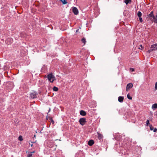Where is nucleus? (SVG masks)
<instances>
[{
	"label": "nucleus",
	"mask_w": 157,
	"mask_h": 157,
	"mask_svg": "<svg viewBox=\"0 0 157 157\" xmlns=\"http://www.w3.org/2000/svg\"><path fill=\"white\" fill-rule=\"evenodd\" d=\"M47 78L48 80L51 82H53L56 80L55 76L52 73L48 75Z\"/></svg>",
	"instance_id": "f257e3e1"
},
{
	"label": "nucleus",
	"mask_w": 157,
	"mask_h": 157,
	"mask_svg": "<svg viewBox=\"0 0 157 157\" xmlns=\"http://www.w3.org/2000/svg\"><path fill=\"white\" fill-rule=\"evenodd\" d=\"M150 49L147 51L148 53H150L153 51L157 50V44H155L151 46Z\"/></svg>",
	"instance_id": "f03ea898"
},
{
	"label": "nucleus",
	"mask_w": 157,
	"mask_h": 157,
	"mask_svg": "<svg viewBox=\"0 0 157 157\" xmlns=\"http://www.w3.org/2000/svg\"><path fill=\"white\" fill-rule=\"evenodd\" d=\"M38 94L35 91H32L30 93V97L31 98L34 99L36 98Z\"/></svg>",
	"instance_id": "7ed1b4c3"
},
{
	"label": "nucleus",
	"mask_w": 157,
	"mask_h": 157,
	"mask_svg": "<svg viewBox=\"0 0 157 157\" xmlns=\"http://www.w3.org/2000/svg\"><path fill=\"white\" fill-rule=\"evenodd\" d=\"M79 122L81 125L83 126L86 124V119L85 118H80L79 121Z\"/></svg>",
	"instance_id": "20e7f679"
},
{
	"label": "nucleus",
	"mask_w": 157,
	"mask_h": 157,
	"mask_svg": "<svg viewBox=\"0 0 157 157\" xmlns=\"http://www.w3.org/2000/svg\"><path fill=\"white\" fill-rule=\"evenodd\" d=\"M72 8L73 12L74 14L75 15H77L78 13V11L77 8L75 7H72Z\"/></svg>",
	"instance_id": "39448f33"
},
{
	"label": "nucleus",
	"mask_w": 157,
	"mask_h": 157,
	"mask_svg": "<svg viewBox=\"0 0 157 157\" xmlns=\"http://www.w3.org/2000/svg\"><path fill=\"white\" fill-rule=\"evenodd\" d=\"M12 42L13 39L11 38H8L6 41V43L8 45L10 44Z\"/></svg>",
	"instance_id": "423d86ee"
},
{
	"label": "nucleus",
	"mask_w": 157,
	"mask_h": 157,
	"mask_svg": "<svg viewBox=\"0 0 157 157\" xmlns=\"http://www.w3.org/2000/svg\"><path fill=\"white\" fill-rule=\"evenodd\" d=\"M133 86V84L132 83H129L127 84L126 86V91H128V89L132 88Z\"/></svg>",
	"instance_id": "0eeeda50"
},
{
	"label": "nucleus",
	"mask_w": 157,
	"mask_h": 157,
	"mask_svg": "<svg viewBox=\"0 0 157 157\" xmlns=\"http://www.w3.org/2000/svg\"><path fill=\"white\" fill-rule=\"evenodd\" d=\"M150 127V129L151 130H153L154 132H155L157 131V128H154V127L152 126V125H150L149 126Z\"/></svg>",
	"instance_id": "6e6552de"
},
{
	"label": "nucleus",
	"mask_w": 157,
	"mask_h": 157,
	"mask_svg": "<svg viewBox=\"0 0 157 157\" xmlns=\"http://www.w3.org/2000/svg\"><path fill=\"white\" fill-rule=\"evenodd\" d=\"M124 99V97L119 96L118 98V101L120 102H122Z\"/></svg>",
	"instance_id": "1a4fd4ad"
},
{
	"label": "nucleus",
	"mask_w": 157,
	"mask_h": 157,
	"mask_svg": "<svg viewBox=\"0 0 157 157\" xmlns=\"http://www.w3.org/2000/svg\"><path fill=\"white\" fill-rule=\"evenodd\" d=\"M94 143V141L93 140H90L88 142V144L89 146H92Z\"/></svg>",
	"instance_id": "9d476101"
},
{
	"label": "nucleus",
	"mask_w": 157,
	"mask_h": 157,
	"mask_svg": "<svg viewBox=\"0 0 157 157\" xmlns=\"http://www.w3.org/2000/svg\"><path fill=\"white\" fill-rule=\"evenodd\" d=\"M148 17H149V18L150 17H152L153 18H155V16L153 14V11H152L150 13V14H149L148 16Z\"/></svg>",
	"instance_id": "9b49d317"
},
{
	"label": "nucleus",
	"mask_w": 157,
	"mask_h": 157,
	"mask_svg": "<svg viewBox=\"0 0 157 157\" xmlns=\"http://www.w3.org/2000/svg\"><path fill=\"white\" fill-rule=\"evenodd\" d=\"M86 112L83 110H81L80 111V114L82 116H85L86 115Z\"/></svg>",
	"instance_id": "f8f14e48"
},
{
	"label": "nucleus",
	"mask_w": 157,
	"mask_h": 157,
	"mask_svg": "<svg viewBox=\"0 0 157 157\" xmlns=\"http://www.w3.org/2000/svg\"><path fill=\"white\" fill-rule=\"evenodd\" d=\"M152 108L153 109L157 108V103H155L153 104L152 105Z\"/></svg>",
	"instance_id": "ddd939ff"
},
{
	"label": "nucleus",
	"mask_w": 157,
	"mask_h": 157,
	"mask_svg": "<svg viewBox=\"0 0 157 157\" xmlns=\"http://www.w3.org/2000/svg\"><path fill=\"white\" fill-rule=\"evenodd\" d=\"M131 0H125L124 2L126 5H128V3H131Z\"/></svg>",
	"instance_id": "4468645a"
},
{
	"label": "nucleus",
	"mask_w": 157,
	"mask_h": 157,
	"mask_svg": "<svg viewBox=\"0 0 157 157\" xmlns=\"http://www.w3.org/2000/svg\"><path fill=\"white\" fill-rule=\"evenodd\" d=\"M103 136L102 135L98 133V138L99 139H101L102 138Z\"/></svg>",
	"instance_id": "2eb2a0df"
},
{
	"label": "nucleus",
	"mask_w": 157,
	"mask_h": 157,
	"mask_svg": "<svg viewBox=\"0 0 157 157\" xmlns=\"http://www.w3.org/2000/svg\"><path fill=\"white\" fill-rule=\"evenodd\" d=\"M81 41L82 43H83L84 44V45H85V44L86 42V39L84 37L83 38L81 39Z\"/></svg>",
	"instance_id": "dca6fc26"
},
{
	"label": "nucleus",
	"mask_w": 157,
	"mask_h": 157,
	"mask_svg": "<svg viewBox=\"0 0 157 157\" xmlns=\"http://www.w3.org/2000/svg\"><path fill=\"white\" fill-rule=\"evenodd\" d=\"M142 14V13L140 11H138L137 13V16L138 17H141Z\"/></svg>",
	"instance_id": "f3484780"
},
{
	"label": "nucleus",
	"mask_w": 157,
	"mask_h": 157,
	"mask_svg": "<svg viewBox=\"0 0 157 157\" xmlns=\"http://www.w3.org/2000/svg\"><path fill=\"white\" fill-rule=\"evenodd\" d=\"M153 18L154 19V22L157 24V13H156L155 16V18Z\"/></svg>",
	"instance_id": "a211bd4d"
},
{
	"label": "nucleus",
	"mask_w": 157,
	"mask_h": 157,
	"mask_svg": "<svg viewBox=\"0 0 157 157\" xmlns=\"http://www.w3.org/2000/svg\"><path fill=\"white\" fill-rule=\"evenodd\" d=\"M53 90L54 91H57L58 90V88L56 86H54L53 87Z\"/></svg>",
	"instance_id": "6ab92c4d"
},
{
	"label": "nucleus",
	"mask_w": 157,
	"mask_h": 157,
	"mask_svg": "<svg viewBox=\"0 0 157 157\" xmlns=\"http://www.w3.org/2000/svg\"><path fill=\"white\" fill-rule=\"evenodd\" d=\"M48 119H49L51 121V123L52 124H54V121L53 120V119H52V118L51 117H49L48 118Z\"/></svg>",
	"instance_id": "aec40b11"
},
{
	"label": "nucleus",
	"mask_w": 157,
	"mask_h": 157,
	"mask_svg": "<svg viewBox=\"0 0 157 157\" xmlns=\"http://www.w3.org/2000/svg\"><path fill=\"white\" fill-rule=\"evenodd\" d=\"M127 97L128 99L130 100H132V97L130 96L129 94H128L127 95Z\"/></svg>",
	"instance_id": "412c9836"
},
{
	"label": "nucleus",
	"mask_w": 157,
	"mask_h": 157,
	"mask_svg": "<svg viewBox=\"0 0 157 157\" xmlns=\"http://www.w3.org/2000/svg\"><path fill=\"white\" fill-rule=\"evenodd\" d=\"M61 1L62 2V3L63 4H66L67 3V1L65 0H61Z\"/></svg>",
	"instance_id": "4be33fe9"
},
{
	"label": "nucleus",
	"mask_w": 157,
	"mask_h": 157,
	"mask_svg": "<svg viewBox=\"0 0 157 157\" xmlns=\"http://www.w3.org/2000/svg\"><path fill=\"white\" fill-rule=\"evenodd\" d=\"M18 140L20 141H22L23 140L22 136H19L18 137Z\"/></svg>",
	"instance_id": "5701e85b"
},
{
	"label": "nucleus",
	"mask_w": 157,
	"mask_h": 157,
	"mask_svg": "<svg viewBox=\"0 0 157 157\" xmlns=\"http://www.w3.org/2000/svg\"><path fill=\"white\" fill-rule=\"evenodd\" d=\"M140 21L142 23L143 22V19L141 17H139Z\"/></svg>",
	"instance_id": "b1692460"
},
{
	"label": "nucleus",
	"mask_w": 157,
	"mask_h": 157,
	"mask_svg": "<svg viewBox=\"0 0 157 157\" xmlns=\"http://www.w3.org/2000/svg\"><path fill=\"white\" fill-rule=\"evenodd\" d=\"M146 124L147 125H148L150 124V123L149 122V121L148 120H147L146 121Z\"/></svg>",
	"instance_id": "393cba45"
},
{
	"label": "nucleus",
	"mask_w": 157,
	"mask_h": 157,
	"mask_svg": "<svg viewBox=\"0 0 157 157\" xmlns=\"http://www.w3.org/2000/svg\"><path fill=\"white\" fill-rule=\"evenodd\" d=\"M155 90H156L157 89V82H156L155 83Z\"/></svg>",
	"instance_id": "a878e982"
},
{
	"label": "nucleus",
	"mask_w": 157,
	"mask_h": 157,
	"mask_svg": "<svg viewBox=\"0 0 157 157\" xmlns=\"http://www.w3.org/2000/svg\"><path fill=\"white\" fill-rule=\"evenodd\" d=\"M29 144H30V145L31 146V147H32V146H33V144H30V143H29Z\"/></svg>",
	"instance_id": "bb28decb"
},
{
	"label": "nucleus",
	"mask_w": 157,
	"mask_h": 157,
	"mask_svg": "<svg viewBox=\"0 0 157 157\" xmlns=\"http://www.w3.org/2000/svg\"><path fill=\"white\" fill-rule=\"evenodd\" d=\"M31 153H32V154H33V153L35 152V151H33V152H30Z\"/></svg>",
	"instance_id": "cd10ccee"
},
{
	"label": "nucleus",
	"mask_w": 157,
	"mask_h": 157,
	"mask_svg": "<svg viewBox=\"0 0 157 157\" xmlns=\"http://www.w3.org/2000/svg\"><path fill=\"white\" fill-rule=\"evenodd\" d=\"M132 69V71H134V69Z\"/></svg>",
	"instance_id": "c85d7f7f"
},
{
	"label": "nucleus",
	"mask_w": 157,
	"mask_h": 157,
	"mask_svg": "<svg viewBox=\"0 0 157 157\" xmlns=\"http://www.w3.org/2000/svg\"><path fill=\"white\" fill-rule=\"evenodd\" d=\"M50 111V108L49 109V110L48 111V112H49Z\"/></svg>",
	"instance_id": "c756f323"
},
{
	"label": "nucleus",
	"mask_w": 157,
	"mask_h": 157,
	"mask_svg": "<svg viewBox=\"0 0 157 157\" xmlns=\"http://www.w3.org/2000/svg\"><path fill=\"white\" fill-rule=\"evenodd\" d=\"M140 47H141V48H142V46L141 45H140Z\"/></svg>",
	"instance_id": "7c9ffc66"
},
{
	"label": "nucleus",
	"mask_w": 157,
	"mask_h": 157,
	"mask_svg": "<svg viewBox=\"0 0 157 157\" xmlns=\"http://www.w3.org/2000/svg\"><path fill=\"white\" fill-rule=\"evenodd\" d=\"M78 29L77 30H76V32H78Z\"/></svg>",
	"instance_id": "2f4dec72"
},
{
	"label": "nucleus",
	"mask_w": 157,
	"mask_h": 157,
	"mask_svg": "<svg viewBox=\"0 0 157 157\" xmlns=\"http://www.w3.org/2000/svg\"><path fill=\"white\" fill-rule=\"evenodd\" d=\"M139 48V49H141V48Z\"/></svg>",
	"instance_id": "473e14b6"
},
{
	"label": "nucleus",
	"mask_w": 157,
	"mask_h": 157,
	"mask_svg": "<svg viewBox=\"0 0 157 157\" xmlns=\"http://www.w3.org/2000/svg\"><path fill=\"white\" fill-rule=\"evenodd\" d=\"M35 136H36V135H34V137H35Z\"/></svg>",
	"instance_id": "72a5a7b5"
},
{
	"label": "nucleus",
	"mask_w": 157,
	"mask_h": 157,
	"mask_svg": "<svg viewBox=\"0 0 157 157\" xmlns=\"http://www.w3.org/2000/svg\"><path fill=\"white\" fill-rule=\"evenodd\" d=\"M33 143V142H31L32 143Z\"/></svg>",
	"instance_id": "f704fd0d"
}]
</instances>
